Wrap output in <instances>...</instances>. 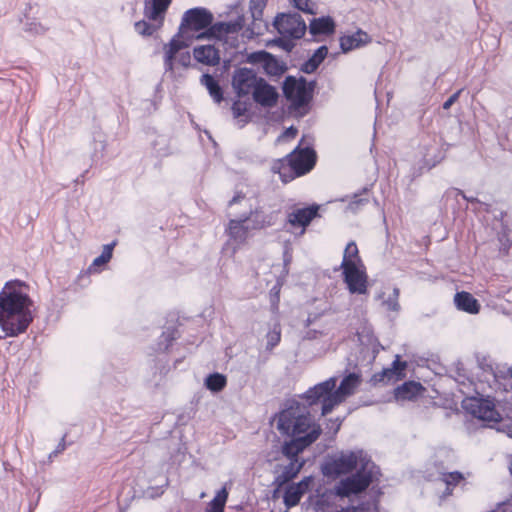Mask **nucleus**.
Instances as JSON below:
<instances>
[{
	"mask_svg": "<svg viewBox=\"0 0 512 512\" xmlns=\"http://www.w3.org/2000/svg\"><path fill=\"white\" fill-rule=\"evenodd\" d=\"M249 221H253L254 223L252 229H262L273 224V216H263L257 209H250V211L244 215V217L240 219H231L226 229L230 237V240L226 245L229 246L231 241H233L234 244L232 247V254L236 252L240 245L245 243L250 229L248 225Z\"/></svg>",
	"mask_w": 512,
	"mask_h": 512,
	"instance_id": "423d86ee",
	"label": "nucleus"
},
{
	"mask_svg": "<svg viewBox=\"0 0 512 512\" xmlns=\"http://www.w3.org/2000/svg\"><path fill=\"white\" fill-rule=\"evenodd\" d=\"M454 302L459 310L476 314L479 312L480 305L478 301L468 292H458L455 294Z\"/></svg>",
	"mask_w": 512,
	"mask_h": 512,
	"instance_id": "aec40b11",
	"label": "nucleus"
},
{
	"mask_svg": "<svg viewBox=\"0 0 512 512\" xmlns=\"http://www.w3.org/2000/svg\"><path fill=\"white\" fill-rule=\"evenodd\" d=\"M501 430H502V431H504V432H506V433H507V435H508L509 437H512V430H511V427H508V428H507V431H506V430H504V429H501Z\"/></svg>",
	"mask_w": 512,
	"mask_h": 512,
	"instance_id": "3c124183",
	"label": "nucleus"
},
{
	"mask_svg": "<svg viewBox=\"0 0 512 512\" xmlns=\"http://www.w3.org/2000/svg\"><path fill=\"white\" fill-rule=\"evenodd\" d=\"M376 509V505L374 503H366L361 504L357 507H347L342 508L337 512H373Z\"/></svg>",
	"mask_w": 512,
	"mask_h": 512,
	"instance_id": "e433bc0d",
	"label": "nucleus"
},
{
	"mask_svg": "<svg viewBox=\"0 0 512 512\" xmlns=\"http://www.w3.org/2000/svg\"><path fill=\"white\" fill-rule=\"evenodd\" d=\"M267 0H250V11H263L266 7Z\"/></svg>",
	"mask_w": 512,
	"mask_h": 512,
	"instance_id": "37998d69",
	"label": "nucleus"
},
{
	"mask_svg": "<svg viewBox=\"0 0 512 512\" xmlns=\"http://www.w3.org/2000/svg\"><path fill=\"white\" fill-rule=\"evenodd\" d=\"M263 68L270 75H278L280 68L277 60L269 53V58L264 62Z\"/></svg>",
	"mask_w": 512,
	"mask_h": 512,
	"instance_id": "c9c22d12",
	"label": "nucleus"
},
{
	"mask_svg": "<svg viewBox=\"0 0 512 512\" xmlns=\"http://www.w3.org/2000/svg\"><path fill=\"white\" fill-rule=\"evenodd\" d=\"M226 377L219 373L209 375L205 380L206 387L213 391L219 392L226 386Z\"/></svg>",
	"mask_w": 512,
	"mask_h": 512,
	"instance_id": "cd10ccee",
	"label": "nucleus"
},
{
	"mask_svg": "<svg viewBox=\"0 0 512 512\" xmlns=\"http://www.w3.org/2000/svg\"><path fill=\"white\" fill-rule=\"evenodd\" d=\"M336 382L337 379L331 377L315 385L306 393L310 404L322 401V415H327L336 405H339L345 401L347 397L352 395L360 384V377L355 373L349 374L341 381L339 387L333 391L336 387Z\"/></svg>",
	"mask_w": 512,
	"mask_h": 512,
	"instance_id": "39448f33",
	"label": "nucleus"
},
{
	"mask_svg": "<svg viewBox=\"0 0 512 512\" xmlns=\"http://www.w3.org/2000/svg\"><path fill=\"white\" fill-rule=\"evenodd\" d=\"M252 22L245 26L242 37L252 39L254 36L262 35L267 30V23L263 20V11H250Z\"/></svg>",
	"mask_w": 512,
	"mask_h": 512,
	"instance_id": "a211bd4d",
	"label": "nucleus"
},
{
	"mask_svg": "<svg viewBox=\"0 0 512 512\" xmlns=\"http://www.w3.org/2000/svg\"><path fill=\"white\" fill-rule=\"evenodd\" d=\"M315 323V320L311 319L310 317L307 319V326H310Z\"/></svg>",
	"mask_w": 512,
	"mask_h": 512,
	"instance_id": "603ef678",
	"label": "nucleus"
},
{
	"mask_svg": "<svg viewBox=\"0 0 512 512\" xmlns=\"http://www.w3.org/2000/svg\"><path fill=\"white\" fill-rule=\"evenodd\" d=\"M245 29L244 15H238L235 20L227 22H217L209 28V35L219 40L228 42L230 38H234L240 31Z\"/></svg>",
	"mask_w": 512,
	"mask_h": 512,
	"instance_id": "9b49d317",
	"label": "nucleus"
},
{
	"mask_svg": "<svg viewBox=\"0 0 512 512\" xmlns=\"http://www.w3.org/2000/svg\"><path fill=\"white\" fill-rule=\"evenodd\" d=\"M156 28L157 27L155 25L149 24L148 22H146L144 20L138 21L135 23V30L140 35H146V36L152 35L155 32Z\"/></svg>",
	"mask_w": 512,
	"mask_h": 512,
	"instance_id": "f704fd0d",
	"label": "nucleus"
},
{
	"mask_svg": "<svg viewBox=\"0 0 512 512\" xmlns=\"http://www.w3.org/2000/svg\"><path fill=\"white\" fill-rule=\"evenodd\" d=\"M363 202H364V200H363V199H359L358 201L351 202V203L349 204V208H350L352 211H356V210H357V208H358V206H359L360 204H362Z\"/></svg>",
	"mask_w": 512,
	"mask_h": 512,
	"instance_id": "09e8293b",
	"label": "nucleus"
},
{
	"mask_svg": "<svg viewBox=\"0 0 512 512\" xmlns=\"http://www.w3.org/2000/svg\"><path fill=\"white\" fill-rule=\"evenodd\" d=\"M370 41L368 34L362 30H358L352 35H346L341 37L340 46L344 52L351 51L362 45H365Z\"/></svg>",
	"mask_w": 512,
	"mask_h": 512,
	"instance_id": "6ab92c4d",
	"label": "nucleus"
},
{
	"mask_svg": "<svg viewBox=\"0 0 512 512\" xmlns=\"http://www.w3.org/2000/svg\"><path fill=\"white\" fill-rule=\"evenodd\" d=\"M328 53L326 46L319 47L314 54L303 64L302 71L305 73L314 72L321 62L325 59Z\"/></svg>",
	"mask_w": 512,
	"mask_h": 512,
	"instance_id": "393cba45",
	"label": "nucleus"
},
{
	"mask_svg": "<svg viewBox=\"0 0 512 512\" xmlns=\"http://www.w3.org/2000/svg\"><path fill=\"white\" fill-rule=\"evenodd\" d=\"M463 479V476L459 472H452L448 474H443L442 480L446 483L447 487L455 486Z\"/></svg>",
	"mask_w": 512,
	"mask_h": 512,
	"instance_id": "4c0bfd02",
	"label": "nucleus"
},
{
	"mask_svg": "<svg viewBox=\"0 0 512 512\" xmlns=\"http://www.w3.org/2000/svg\"><path fill=\"white\" fill-rule=\"evenodd\" d=\"M328 334H329L328 329H316V328H313V329H308L306 331V333L304 335V338L308 339V340H313V339H317L320 336H326Z\"/></svg>",
	"mask_w": 512,
	"mask_h": 512,
	"instance_id": "ea45409f",
	"label": "nucleus"
},
{
	"mask_svg": "<svg viewBox=\"0 0 512 512\" xmlns=\"http://www.w3.org/2000/svg\"><path fill=\"white\" fill-rule=\"evenodd\" d=\"M400 291L398 288H393L392 291L388 294L385 292L382 293L381 297L383 298L382 305L385 306L387 310L391 311H399L400 305L398 302Z\"/></svg>",
	"mask_w": 512,
	"mask_h": 512,
	"instance_id": "bb28decb",
	"label": "nucleus"
},
{
	"mask_svg": "<svg viewBox=\"0 0 512 512\" xmlns=\"http://www.w3.org/2000/svg\"><path fill=\"white\" fill-rule=\"evenodd\" d=\"M267 344L266 349L272 350L281 340V326L275 322L268 333L266 334Z\"/></svg>",
	"mask_w": 512,
	"mask_h": 512,
	"instance_id": "7c9ffc66",
	"label": "nucleus"
},
{
	"mask_svg": "<svg viewBox=\"0 0 512 512\" xmlns=\"http://www.w3.org/2000/svg\"><path fill=\"white\" fill-rule=\"evenodd\" d=\"M255 102L264 107H273L277 103L278 93L276 89L261 79L252 93Z\"/></svg>",
	"mask_w": 512,
	"mask_h": 512,
	"instance_id": "2eb2a0df",
	"label": "nucleus"
},
{
	"mask_svg": "<svg viewBox=\"0 0 512 512\" xmlns=\"http://www.w3.org/2000/svg\"><path fill=\"white\" fill-rule=\"evenodd\" d=\"M232 111L236 118L243 116L247 111V104L245 102L237 101L233 104Z\"/></svg>",
	"mask_w": 512,
	"mask_h": 512,
	"instance_id": "79ce46f5",
	"label": "nucleus"
},
{
	"mask_svg": "<svg viewBox=\"0 0 512 512\" xmlns=\"http://www.w3.org/2000/svg\"><path fill=\"white\" fill-rule=\"evenodd\" d=\"M317 212L318 206L298 208L288 214L287 221L293 227H302V235L312 219L317 216Z\"/></svg>",
	"mask_w": 512,
	"mask_h": 512,
	"instance_id": "4468645a",
	"label": "nucleus"
},
{
	"mask_svg": "<svg viewBox=\"0 0 512 512\" xmlns=\"http://www.w3.org/2000/svg\"><path fill=\"white\" fill-rule=\"evenodd\" d=\"M246 200V197L245 195H243L242 193H237L233 198L232 200L229 202L230 206L236 204V203H239L241 201H244Z\"/></svg>",
	"mask_w": 512,
	"mask_h": 512,
	"instance_id": "de8ad7c7",
	"label": "nucleus"
},
{
	"mask_svg": "<svg viewBox=\"0 0 512 512\" xmlns=\"http://www.w3.org/2000/svg\"><path fill=\"white\" fill-rule=\"evenodd\" d=\"M213 15L205 8H193L184 13L179 32L169 44L164 46V63L172 69V60L180 49L187 48L195 39L209 35Z\"/></svg>",
	"mask_w": 512,
	"mask_h": 512,
	"instance_id": "20e7f679",
	"label": "nucleus"
},
{
	"mask_svg": "<svg viewBox=\"0 0 512 512\" xmlns=\"http://www.w3.org/2000/svg\"><path fill=\"white\" fill-rule=\"evenodd\" d=\"M269 58V53L266 51L254 52L248 56V61L250 63H259L262 66L264 65L265 60Z\"/></svg>",
	"mask_w": 512,
	"mask_h": 512,
	"instance_id": "58836bf2",
	"label": "nucleus"
},
{
	"mask_svg": "<svg viewBox=\"0 0 512 512\" xmlns=\"http://www.w3.org/2000/svg\"><path fill=\"white\" fill-rule=\"evenodd\" d=\"M200 83L206 87L210 96L216 103H220L222 101V89L218 82L210 74H203L200 78Z\"/></svg>",
	"mask_w": 512,
	"mask_h": 512,
	"instance_id": "b1692460",
	"label": "nucleus"
},
{
	"mask_svg": "<svg viewBox=\"0 0 512 512\" xmlns=\"http://www.w3.org/2000/svg\"><path fill=\"white\" fill-rule=\"evenodd\" d=\"M315 160V152L310 148H296L288 156L289 166L297 176L309 172L313 168Z\"/></svg>",
	"mask_w": 512,
	"mask_h": 512,
	"instance_id": "9d476101",
	"label": "nucleus"
},
{
	"mask_svg": "<svg viewBox=\"0 0 512 512\" xmlns=\"http://www.w3.org/2000/svg\"><path fill=\"white\" fill-rule=\"evenodd\" d=\"M360 266L361 259L358 254V248L354 242H350L347 244L344 255H343V261L341 264L342 269L353 267V266Z\"/></svg>",
	"mask_w": 512,
	"mask_h": 512,
	"instance_id": "a878e982",
	"label": "nucleus"
},
{
	"mask_svg": "<svg viewBox=\"0 0 512 512\" xmlns=\"http://www.w3.org/2000/svg\"><path fill=\"white\" fill-rule=\"evenodd\" d=\"M406 366V362H401L397 356L396 360L392 364V367L383 370L379 380L384 381L387 379L388 381H397L402 379L405 376L404 371Z\"/></svg>",
	"mask_w": 512,
	"mask_h": 512,
	"instance_id": "5701e85b",
	"label": "nucleus"
},
{
	"mask_svg": "<svg viewBox=\"0 0 512 512\" xmlns=\"http://www.w3.org/2000/svg\"><path fill=\"white\" fill-rule=\"evenodd\" d=\"M115 243L107 244L103 247V251L100 256L96 257L92 263V265L89 267L90 271H96V267H100L102 265H105L110 261L112 258V251Z\"/></svg>",
	"mask_w": 512,
	"mask_h": 512,
	"instance_id": "c756f323",
	"label": "nucleus"
},
{
	"mask_svg": "<svg viewBox=\"0 0 512 512\" xmlns=\"http://www.w3.org/2000/svg\"><path fill=\"white\" fill-rule=\"evenodd\" d=\"M183 49H180L175 57L173 58L172 60V67L174 66V62L177 61L178 63H180L182 66L184 67H188L189 64H190V61H191V56H190V53L188 51H182ZM166 70H169V71H172V69H169L166 65Z\"/></svg>",
	"mask_w": 512,
	"mask_h": 512,
	"instance_id": "72a5a7b5",
	"label": "nucleus"
},
{
	"mask_svg": "<svg viewBox=\"0 0 512 512\" xmlns=\"http://www.w3.org/2000/svg\"><path fill=\"white\" fill-rule=\"evenodd\" d=\"M356 473L341 479L335 486V492L340 497H350L363 492L376 479L378 468L362 452H341L332 457L323 466V473L327 476H338Z\"/></svg>",
	"mask_w": 512,
	"mask_h": 512,
	"instance_id": "f03ea898",
	"label": "nucleus"
},
{
	"mask_svg": "<svg viewBox=\"0 0 512 512\" xmlns=\"http://www.w3.org/2000/svg\"><path fill=\"white\" fill-rule=\"evenodd\" d=\"M461 90L457 91L453 95H451L443 104V108L448 110L459 98Z\"/></svg>",
	"mask_w": 512,
	"mask_h": 512,
	"instance_id": "c03bdc74",
	"label": "nucleus"
},
{
	"mask_svg": "<svg viewBox=\"0 0 512 512\" xmlns=\"http://www.w3.org/2000/svg\"><path fill=\"white\" fill-rule=\"evenodd\" d=\"M335 30V23L331 17L314 18L309 24V32L316 35L331 34Z\"/></svg>",
	"mask_w": 512,
	"mask_h": 512,
	"instance_id": "412c9836",
	"label": "nucleus"
},
{
	"mask_svg": "<svg viewBox=\"0 0 512 512\" xmlns=\"http://www.w3.org/2000/svg\"><path fill=\"white\" fill-rule=\"evenodd\" d=\"M47 30H48V27L45 24H43L37 20H32V21L26 23V31L30 32L31 34L42 35Z\"/></svg>",
	"mask_w": 512,
	"mask_h": 512,
	"instance_id": "473e14b6",
	"label": "nucleus"
},
{
	"mask_svg": "<svg viewBox=\"0 0 512 512\" xmlns=\"http://www.w3.org/2000/svg\"><path fill=\"white\" fill-rule=\"evenodd\" d=\"M508 373H509L510 377L512 378V368H510V369L508 370Z\"/></svg>",
	"mask_w": 512,
	"mask_h": 512,
	"instance_id": "864d4df0",
	"label": "nucleus"
},
{
	"mask_svg": "<svg viewBox=\"0 0 512 512\" xmlns=\"http://www.w3.org/2000/svg\"><path fill=\"white\" fill-rule=\"evenodd\" d=\"M193 55L197 62L204 65L215 66L220 62L219 51L213 45L197 46L193 50Z\"/></svg>",
	"mask_w": 512,
	"mask_h": 512,
	"instance_id": "dca6fc26",
	"label": "nucleus"
},
{
	"mask_svg": "<svg viewBox=\"0 0 512 512\" xmlns=\"http://www.w3.org/2000/svg\"><path fill=\"white\" fill-rule=\"evenodd\" d=\"M343 273L351 293L365 294L367 292V276L362 265L344 268Z\"/></svg>",
	"mask_w": 512,
	"mask_h": 512,
	"instance_id": "ddd939ff",
	"label": "nucleus"
},
{
	"mask_svg": "<svg viewBox=\"0 0 512 512\" xmlns=\"http://www.w3.org/2000/svg\"><path fill=\"white\" fill-rule=\"evenodd\" d=\"M423 389L422 385L417 382H406L395 389L396 400H412Z\"/></svg>",
	"mask_w": 512,
	"mask_h": 512,
	"instance_id": "4be33fe9",
	"label": "nucleus"
},
{
	"mask_svg": "<svg viewBox=\"0 0 512 512\" xmlns=\"http://www.w3.org/2000/svg\"><path fill=\"white\" fill-rule=\"evenodd\" d=\"M261 79L255 71L243 67L235 70L232 86L239 96H245L254 92Z\"/></svg>",
	"mask_w": 512,
	"mask_h": 512,
	"instance_id": "1a4fd4ad",
	"label": "nucleus"
},
{
	"mask_svg": "<svg viewBox=\"0 0 512 512\" xmlns=\"http://www.w3.org/2000/svg\"><path fill=\"white\" fill-rule=\"evenodd\" d=\"M310 483H311V479L305 478L301 482H299L298 484L293 485V486L295 488H299V491H301V493L304 494L309 489Z\"/></svg>",
	"mask_w": 512,
	"mask_h": 512,
	"instance_id": "a18cd8bd",
	"label": "nucleus"
},
{
	"mask_svg": "<svg viewBox=\"0 0 512 512\" xmlns=\"http://www.w3.org/2000/svg\"><path fill=\"white\" fill-rule=\"evenodd\" d=\"M227 498L228 492L226 488H222L209 503L208 512H223Z\"/></svg>",
	"mask_w": 512,
	"mask_h": 512,
	"instance_id": "c85d7f7f",
	"label": "nucleus"
},
{
	"mask_svg": "<svg viewBox=\"0 0 512 512\" xmlns=\"http://www.w3.org/2000/svg\"><path fill=\"white\" fill-rule=\"evenodd\" d=\"M26 285L18 280L5 284L0 292V326L5 336L14 337L23 333L33 320L32 300L24 291Z\"/></svg>",
	"mask_w": 512,
	"mask_h": 512,
	"instance_id": "7ed1b4c3",
	"label": "nucleus"
},
{
	"mask_svg": "<svg viewBox=\"0 0 512 512\" xmlns=\"http://www.w3.org/2000/svg\"><path fill=\"white\" fill-rule=\"evenodd\" d=\"M292 1L294 3L295 7L298 8L299 10L309 13V14H314L313 7L310 4L309 0H292Z\"/></svg>",
	"mask_w": 512,
	"mask_h": 512,
	"instance_id": "a19ab883",
	"label": "nucleus"
},
{
	"mask_svg": "<svg viewBox=\"0 0 512 512\" xmlns=\"http://www.w3.org/2000/svg\"><path fill=\"white\" fill-rule=\"evenodd\" d=\"M301 491H299V488H295L293 485L290 486L284 495V502L287 507L295 506L299 503L301 497H302Z\"/></svg>",
	"mask_w": 512,
	"mask_h": 512,
	"instance_id": "2f4dec72",
	"label": "nucleus"
},
{
	"mask_svg": "<svg viewBox=\"0 0 512 512\" xmlns=\"http://www.w3.org/2000/svg\"><path fill=\"white\" fill-rule=\"evenodd\" d=\"M65 449V444L64 442L63 443H60L59 446H58V450L55 451V453L59 452V451H63Z\"/></svg>",
	"mask_w": 512,
	"mask_h": 512,
	"instance_id": "8fccbe9b",
	"label": "nucleus"
},
{
	"mask_svg": "<svg viewBox=\"0 0 512 512\" xmlns=\"http://www.w3.org/2000/svg\"><path fill=\"white\" fill-rule=\"evenodd\" d=\"M274 27L284 37L301 38L307 29L299 14H282L274 20Z\"/></svg>",
	"mask_w": 512,
	"mask_h": 512,
	"instance_id": "6e6552de",
	"label": "nucleus"
},
{
	"mask_svg": "<svg viewBox=\"0 0 512 512\" xmlns=\"http://www.w3.org/2000/svg\"><path fill=\"white\" fill-rule=\"evenodd\" d=\"M296 134L297 129L294 127H289L283 132V134L278 138V140H281L282 138H294Z\"/></svg>",
	"mask_w": 512,
	"mask_h": 512,
	"instance_id": "49530a36",
	"label": "nucleus"
},
{
	"mask_svg": "<svg viewBox=\"0 0 512 512\" xmlns=\"http://www.w3.org/2000/svg\"><path fill=\"white\" fill-rule=\"evenodd\" d=\"M274 422L281 434L292 437L282 446V453L289 461V464L284 467L283 475L285 480H290L303 466V462L298 460L297 455L318 439L321 428L299 406L282 410L274 418Z\"/></svg>",
	"mask_w": 512,
	"mask_h": 512,
	"instance_id": "f257e3e1",
	"label": "nucleus"
},
{
	"mask_svg": "<svg viewBox=\"0 0 512 512\" xmlns=\"http://www.w3.org/2000/svg\"><path fill=\"white\" fill-rule=\"evenodd\" d=\"M463 407L472 416L487 423H497L501 420L500 413L495 404L489 399L469 398L464 401Z\"/></svg>",
	"mask_w": 512,
	"mask_h": 512,
	"instance_id": "0eeeda50",
	"label": "nucleus"
},
{
	"mask_svg": "<svg viewBox=\"0 0 512 512\" xmlns=\"http://www.w3.org/2000/svg\"><path fill=\"white\" fill-rule=\"evenodd\" d=\"M171 0H145L144 15L149 20L162 22Z\"/></svg>",
	"mask_w": 512,
	"mask_h": 512,
	"instance_id": "f3484780",
	"label": "nucleus"
},
{
	"mask_svg": "<svg viewBox=\"0 0 512 512\" xmlns=\"http://www.w3.org/2000/svg\"><path fill=\"white\" fill-rule=\"evenodd\" d=\"M283 91L286 98L296 107L305 105L310 99V91L304 80L288 77L284 82Z\"/></svg>",
	"mask_w": 512,
	"mask_h": 512,
	"instance_id": "f8f14e48",
	"label": "nucleus"
}]
</instances>
